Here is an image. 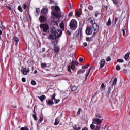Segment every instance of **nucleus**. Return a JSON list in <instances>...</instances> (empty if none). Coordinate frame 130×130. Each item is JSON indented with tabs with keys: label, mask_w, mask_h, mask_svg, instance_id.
<instances>
[{
	"label": "nucleus",
	"mask_w": 130,
	"mask_h": 130,
	"mask_svg": "<svg viewBox=\"0 0 130 130\" xmlns=\"http://www.w3.org/2000/svg\"><path fill=\"white\" fill-rule=\"evenodd\" d=\"M51 9L52 11H56L51 13V15H52V16H54V17H59V18L61 17V12H60V8L59 7L57 6H52Z\"/></svg>",
	"instance_id": "obj_1"
},
{
	"label": "nucleus",
	"mask_w": 130,
	"mask_h": 130,
	"mask_svg": "<svg viewBox=\"0 0 130 130\" xmlns=\"http://www.w3.org/2000/svg\"><path fill=\"white\" fill-rule=\"evenodd\" d=\"M92 120H93L92 123L94 124H97L95 130L100 129V127L101 126V123H102V121H103V118H102V119L93 118Z\"/></svg>",
	"instance_id": "obj_2"
},
{
	"label": "nucleus",
	"mask_w": 130,
	"mask_h": 130,
	"mask_svg": "<svg viewBox=\"0 0 130 130\" xmlns=\"http://www.w3.org/2000/svg\"><path fill=\"white\" fill-rule=\"evenodd\" d=\"M50 34H52V35H54L55 37L58 38L61 36V34H62V31L59 29L55 30V28H52V31Z\"/></svg>",
	"instance_id": "obj_3"
},
{
	"label": "nucleus",
	"mask_w": 130,
	"mask_h": 130,
	"mask_svg": "<svg viewBox=\"0 0 130 130\" xmlns=\"http://www.w3.org/2000/svg\"><path fill=\"white\" fill-rule=\"evenodd\" d=\"M48 39L49 40H51V42L53 45L55 46L58 43V41L56 39V38L54 36V35L52 34H49L48 36Z\"/></svg>",
	"instance_id": "obj_4"
},
{
	"label": "nucleus",
	"mask_w": 130,
	"mask_h": 130,
	"mask_svg": "<svg viewBox=\"0 0 130 130\" xmlns=\"http://www.w3.org/2000/svg\"><path fill=\"white\" fill-rule=\"evenodd\" d=\"M69 26L71 30H76L77 29V27H78V23L76 20L72 19L70 22Z\"/></svg>",
	"instance_id": "obj_5"
},
{
	"label": "nucleus",
	"mask_w": 130,
	"mask_h": 130,
	"mask_svg": "<svg viewBox=\"0 0 130 130\" xmlns=\"http://www.w3.org/2000/svg\"><path fill=\"white\" fill-rule=\"evenodd\" d=\"M40 27L44 33H46L49 31V26L46 23L40 24Z\"/></svg>",
	"instance_id": "obj_6"
},
{
	"label": "nucleus",
	"mask_w": 130,
	"mask_h": 130,
	"mask_svg": "<svg viewBox=\"0 0 130 130\" xmlns=\"http://www.w3.org/2000/svg\"><path fill=\"white\" fill-rule=\"evenodd\" d=\"M85 33L87 34V35H91V34L93 33V28L91 27V26L87 27Z\"/></svg>",
	"instance_id": "obj_7"
},
{
	"label": "nucleus",
	"mask_w": 130,
	"mask_h": 130,
	"mask_svg": "<svg viewBox=\"0 0 130 130\" xmlns=\"http://www.w3.org/2000/svg\"><path fill=\"white\" fill-rule=\"evenodd\" d=\"M13 44H15L16 46H18V43H19V38L16 36H14L12 39Z\"/></svg>",
	"instance_id": "obj_8"
},
{
	"label": "nucleus",
	"mask_w": 130,
	"mask_h": 130,
	"mask_svg": "<svg viewBox=\"0 0 130 130\" xmlns=\"http://www.w3.org/2000/svg\"><path fill=\"white\" fill-rule=\"evenodd\" d=\"M105 60H104V59H102L100 60V69H102V68H103V67H104V66H105Z\"/></svg>",
	"instance_id": "obj_9"
},
{
	"label": "nucleus",
	"mask_w": 130,
	"mask_h": 130,
	"mask_svg": "<svg viewBox=\"0 0 130 130\" xmlns=\"http://www.w3.org/2000/svg\"><path fill=\"white\" fill-rule=\"evenodd\" d=\"M39 21L41 23H44L46 21V17H44L43 15H41L39 18Z\"/></svg>",
	"instance_id": "obj_10"
},
{
	"label": "nucleus",
	"mask_w": 130,
	"mask_h": 130,
	"mask_svg": "<svg viewBox=\"0 0 130 130\" xmlns=\"http://www.w3.org/2000/svg\"><path fill=\"white\" fill-rule=\"evenodd\" d=\"M59 46H58V45H55V46H54V51L55 53H58V52H59Z\"/></svg>",
	"instance_id": "obj_11"
},
{
	"label": "nucleus",
	"mask_w": 130,
	"mask_h": 130,
	"mask_svg": "<svg viewBox=\"0 0 130 130\" xmlns=\"http://www.w3.org/2000/svg\"><path fill=\"white\" fill-rule=\"evenodd\" d=\"M92 27L93 28L94 31H97V30L99 29V26L98 25V24L94 23L93 25H92Z\"/></svg>",
	"instance_id": "obj_12"
},
{
	"label": "nucleus",
	"mask_w": 130,
	"mask_h": 130,
	"mask_svg": "<svg viewBox=\"0 0 130 130\" xmlns=\"http://www.w3.org/2000/svg\"><path fill=\"white\" fill-rule=\"evenodd\" d=\"M41 13L43 14V15H46L47 13H48V9L47 8H43L41 10Z\"/></svg>",
	"instance_id": "obj_13"
},
{
	"label": "nucleus",
	"mask_w": 130,
	"mask_h": 130,
	"mask_svg": "<svg viewBox=\"0 0 130 130\" xmlns=\"http://www.w3.org/2000/svg\"><path fill=\"white\" fill-rule=\"evenodd\" d=\"M38 98L40 99L41 102H43V101H44V99H45L46 97L45 96V95H42L41 96H38Z\"/></svg>",
	"instance_id": "obj_14"
},
{
	"label": "nucleus",
	"mask_w": 130,
	"mask_h": 130,
	"mask_svg": "<svg viewBox=\"0 0 130 130\" xmlns=\"http://www.w3.org/2000/svg\"><path fill=\"white\" fill-rule=\"evenodd\" d=\"M21 72L23 74V75H27V68H23L21 70Z\"/></svg>",
	"instance_id": "obj_15"
},
{
	"label": "nucleus",
	"mask_w": 130,
	"mask_h": 130,
	"mask_svg": "<svg viewBox=\"0 0 130 130\" xmlns=\"http://www.w3.org/2000/svg\"><path fill=\"white\" fill-rule=\"evenodd\" d=\"M82 14V12L80 10H77L76 12H75V16L76 17H80V16H81Z\"/></svg>",
	"instance_id": "obj_16"
},
{
	"label": "nucleus",
	"mask_w": 130,
	"mask_h": 130,
	"mask_svg": "<svg viewBox=\"0 0 130 130\" xmlns=\"http://www.w3.org/2000/svg\"><path fill=\"white\" fill-rule=\"evenodd\" d=\"M93 68L92 67H90L88 73H87L85 75V80H87V78H88V76H89V74H90V72H91V70Z\"/></svg>",
	"instance_id": "obj_17"
},
{
	"label": "nucleus",
	"mask_w": 130,
	"mask_h": 130,
	"mask_svg": "<svg viewBox=\"0 0 130 130\" xmlns=\"http://www.w3.org/2000/svg\"><path fill=\"white\" fill-rule=\"evenodd\" d=\"M41 67L42 69H46V68H47V65L46 64V63H42L41 64Z\"/></svg>",
	"instance_id": "obj_18"
},
{
	"label": "nucleus",
	"mask_w": 130,
	"mask_h": 130,
	"mask_svg": "<svg viewBox=\"0 0 130 130\" xmlns=\"http://www.w3.org/2000/svg\"><path fill=\"white\" fill-rule=\"evenodd\" d=\"M105 90V85L104 84V83H102L100 87V90L104 91Z\"/></svg>",
	"instance_id": "obj_19"
},
{
	"label": "nucleus",
	"mask_w": 130,
	"mask_h": 130,
	"mask_svg": "<svg viewBox=\"0 0 130 130\" xmlns=\"http://www.w3.org/2000/svg\"><path fill=\"white\" fill-rule=\"evenodd\" d=\"M47 103L48 104V105H53V104H54V102H53L51 100L48 101Z\"/></svg>",
	"instance_id": "obj_20"
},
{
	"label": "nucleus",
	"mask_w": 130,
	"mask_h": 130,
	"mask_svg": "<svg viewBox=\"0 0 130 130\" xmlns=\"http://www.w3.org/2000/svg\"><path fill=\"white\" fill-rule=\"evenodd\" d=\"M59 123V119L56 118L54 123V125H57Z\"/></svg>",
	"instance_id": "obj_21"
},
{
	"label": "nucleus",
	"mask_w": 130,
	"mask_h": 130,
	"mask_svg": "<svg viewBox=\"0 0 130 130\" xmlns=\"http://www.w3.org/2000/svg\"><path fill=\"white\" fill-rule=\"evenodd\" d=\"M111 19H110V17H109L108 22L106 23L107 26H111Z\"/></svg>",
	"instance_id": "obj_22"
},
{
	"label": "nucleus",
	"mask_w": 130,
	"mask_h": 130,
	"mask_svg": "<svg viewBox=\"0 0 130 130\" xmlns=\"http://www.w3.org/2000/svg\"><path fill=\"white\" fill-rule=\"evenodd\" d=\"M83 73H85V70L84 69L79 70L77 72V75H80V74H83Z\"/></svg>",
	"instance_id": "obj_23"
},
{
	"label": "nucleus",
	"mask_w": 130,
	"mask_h": 130,
	"mask_svg": "<svg viewBox=\"0 0 130 130\" xmlns=\"http://www.w3.org/2000/svg\"><path fill=\"white\" fill-rule=\"evenodd\" d=\"M117 82V78H115L114 79V81L113 82V83H112V87H113V86H115V85H116Z\"/></svg>",
	"instance_id": "obj_24"
},
{
	"label": "nucleus",
	"mask_w": 130,
	"mask_h": 130,
	"mask_svg": "<svg viewBox=\"0 0 130 130\" xmlns=\"http://www.w3.org/2000/svg\"><path fill=\"white\" fill-rule=\"evenodd\" d=\"M111 93V87H109L107 92V95H108V97H109V94Z\"/></svg>",
	"instance_id": "obj_25"
},
{
	"label": "nucleus",
	"mask_w": 130,
	"mask_h": 130,
	"mask_svg": "<svg viewBox=\"0 0 130 130\" xmlns=\"http://www.w3.org/2000/svg\"><path fill=\"white\" fill-rule=\"evenodd\" d=\"M59 26L62 30H63V29H64V24L63 23V22H61Z\"/></svg>",
	"instance_id": "obj_26"
},
{
	"label": "nucleus",
	"mask_w": 130,
	"mask_h": 130,
	"mask_svg": "<svg viewBox=\"0 0 130 130\" xmlns=\"http://www.w3.org/2000/svg\"><path fill=\"white\" fill-rule=\"evenodd\" d=\"M129 53H127L126 54V55H125L124 58L126 60H127V59H128V57H129Z\"/></svg>",
	"instance_id": "obj_27"
},
{
	"label": "nucleus",
	"mask_w": 130,
	"mask_h": 130,
	"mask_svg": "<svg viewBox=\"0 0 130 130\" xmlns=\"http://www.w3.org/2000/svg\"><path fill=\"white\" fill-rule=\"evenodd\" d=\"M95 117H96V118H99V119H100V118H102V116L101 115V114H96L95 115Z\"/></svg>",
	"instance_id": "obj_28"
},
{
	"label": "nucleus",
	"mask_w": 130,
	"mask_h": 130,
	"mask_svg": "<svg viewBox=\"0 0 130 130\" xmlns=\"http://www.w3.org/2000/svg\"><path fill=\"white\" fill-rule=\"evenodd\" d=\"M77 88L76 87V86H73L71 89V90L72 92H75L77 90Z\"/></svg>",
	"instance_id": "obj_29"
},
{
	"label": "nucleus",
	"mask_w": 130,
	"mask_h": 130,
	"mask_svg": "<svg viewBox=\"0 0 130 130\" xmlns=\"http://www.w3.org/2000/svg\"><path fill=\"white\" fill-rule=\"evenodd\" d=\"M71 64H75V66H78L79 63L77 61H72L71 62Z\"/></svg>",
	"instance_id": "obj_30"
},
{
	"label": "nucleus",
	"mask_w": 130,
	"mask_h": 130,
	"mask_svg": "<svg viewBox=\"0 0 130 130\" xmlns=\"http://www.w3.org/2000/svg\"><path fill=\"white\" fill-rule=\"evenodd\" d=\"M95 127H96V126L94 125V123H92V124L90 125V128H91V129L94 130L95 129Z\"/></svg>",
	"instance_id": "obj_31"
},
{
	"label": "nucleus",
	"mask_w": 130,
	"mask_h": 130,
	"mask_svg": "<svg viewBox=\"0 0 130 130\" xmlns=\"http://www.w3.org/2000/svg\"><path fill=\"white\" fill-rule=\"evenodd\" d=\"M86 41H88V42H90V41H93V38H86Z\"/></svg>",
	"instance_id": "obj_32"
},
{
	"label": "nucleus",
	"mask_w": 130,
	"mask_h": 130,
	"mask_svg": "<svg viewBox=\"0 0 130 130\" xmlns=\"http://www.w3.org/2000/svg\"><path fill=\"white\" fill-rule=\"evenodd\" d=\"M122 32H123V36H124V37H126V32H125V29H123Z\"/></svg>",
	"instance_id": "obj_33"
},
{
	"label": "nucleus",
	"mask_w": 130,
	"mask_h": 130,
	"mask_svg": "<svg viewBox=\"0 0 130 130\" xmlns=\"http://www.w3.org/2000/svg\"><path fill=\"white\" fill-rule=\"evenodd\" d=\"M0 28H1L2 29V28H3V29H6V27L4 26V23H3V22H1L0 24Z\"/></svg>",
	"instance_id": "obj_34"
},
{
	"label": "nucleus",
	"mask_w": 130,
	"mask_h": 130,
	"mask_svg": "<svg viewBox=\"0 0 130 130\" xmlns=\"http://www.w3.org/2000/svg\"><path fill=\"white\" fill-rule=\"evenodd\" d=\"M18 10H19L20 12H21V13L23 12V9H22V6H21V5L18 6Z\"/></svg>",
	"instance_id": "obj_35"
},
{
	"label": "nucleus",
	"mask_w": 130,
	"mask_h": 130,
	"mask_svg": "<svg viewBox=\"0 0 130 130\" xmlns=\"http://www.w3.org/2000/svg\"><path fill=\"white\" fill-rule=\"evenodd\" d=\"M36 113H35V114H33V115H32V116H33V118H34V120H37V116H36Z\"/></svg>",
	"instance_id": "obj_36"
},
{
	"label": "nucleus",
	"mask_w": 130,
	"mask_h": 130,
	"mask_svg": "<svg viewBox=\"0 0 130 130\" xmlns=\"http://www.w3.org/2000/svg\"><path fill=\"white\" fill-rule=\"evenodd\" d=\"M74 129H75V130H80L81 129V127H77V125H75L73 127Z\"/></svg>",
	"instance_id": "obj_37"
},
{
	"label": "nucleus",
	"mask_w": 130,
	"mask_h": 130,
	"mask_svg": "<svg viewBox=\"0 0 130 130\" xmlns=\"http://www.w3.org/2000/svg\"><path fill=\"white\" fill-rule=\"evenodd\" d=\"M20 130H29V128H28V127L25 126L21 127Z\"/></svg>",
	"instance_id": "obj_38"
},
{
	"label": "nucleus",
	"mask_w": 130,
	"mask_h": 130,
	"mask_svg": "<svg viewBox=\"0 0 130 130\" xmlns=\"http://www.w3.org/2000/svg\"><path fill=\"white\" fill-rule=\"evenodd\" d=\"M88 21H90V22L91 23V24H92V25H94V23L95 22H94V21H93L92 19L89 18V19H88Z\"/></svg>",
	"instance_id": "obj_39"
},
{
	"label": "nucleus",
	"mask_w": 130,
	"mask_h": 130,
	"mask_svg": "<svg viewBox=\"0 0 130 130\" xmlns=\"http://www.w3.org/2000/svg\"><path fill=\"white\" fill-rule=\"evenodd\" d=\"M89 67H90V64H88V65L82 66V69H88V68H89Z\"/></svg>",
	"instance_id": "obj_40"
},
{
	"label": "nucleus",
	"mask_w": 130,
	"mask_h": 130,
	"mask_svg": "<svg viewBox=\"0 0 130 130\" xmlns=\"http://www.w3.org/2000/svg\"><path fill=\"white\" fill-rule=\"evenodd\" d=\"M116 70H117V71H120V66L117 65L116 67Z\"/></svg>",
	"instance_id": "obj_41"
},
{
	"label": "nucleus",
	"mask_w": 130,
	"mask_h": 130,
	"mask_svg": "<svg viewBox=\"0 0 130 130\" xmlns=\"http://www.w3.org/2000/svg\"><path fill=\"white\" fill-rule=\"evenodd\" d=\"M31 84L33 86H35V85H36V82L34 80H32L31 82Z\"/></svg>",
	"instance_id": "obj_42"
},
{
	"label": "nucleus",
	"mask_w": 130,
	"mask_h": 130,
	"mask_svg": "<svg viewBox=\"0 0 130 130\" xmlns=\"http://www.w3.org/2000/svg\"><path fill=\"white\" fill-rule=\"evenodd\" d=\"M117 61V62H123L124 60L123 59H118Z\"/></svg>",
	"instance_id": "obj_43"
},
{
	"label": "nucleus",
	"mask_w": 130,
	"mask_h": 130,
	"mask_svg": "<svg viewBox=\"0 0 130 130\" xmlns=\"http://www.w3.org/2000/svg\"><path fill=\"white\" fill-rule=\"evenodd\" d=\"M55 99V93H54L52 95L51 100H54Z\"/></svg>",
	"instance_id": "obj_44"
},
{
	"label": "nucleus",
	"mask_w": 130,
	"mask_h": 130,
	"mask_svg": "<svg viewBox=\"0 0 130 130\" xmlns=\"http://www.w3.org/2000/svg\"><path fill=\"white\" fill-rule=\"evenodd\" d=\"M112 1L114 5H117L118 4V1H117V0H112Z\"/></svg>",
	"instance_id": "obj_45"
},
{
	"label": "nucleus",
	"mask_w": 130,
	"mask_h": 130,
	"mask_svg": "<svg viewBox=\"0 0 130 130\" xmlns=\"http://www.w3.org/2000/svg\"><path fill=\"white\" fill-rule=\"evenodd\" d=\"M88 9L90 10V11H93V8L91 5H90L88 7Z\"/></svg>",
	"instance_id": "obj_46"
},
{
	"label": "nucleus",
	"mask_w": 130,
	"mask_h": 130,
	"mask_svg": "<svg viewBox=\"0 0 130 130\" xmlns=\"http://www.w3.org/2000/svg\"><path fill=\"white\" fill-rule=\"evenodd\" d=\"M23 9H24V10L27 9V4L26 3L23 4Z\"/></svg>",
	"instance_id": "obj_47"
},
{
	"label": "nucleus",
	"mask_w": 130,
	"mask_h": 130,
	"mask_svg": "<svg viewBox=\"0 0 130 130\" xmlns=\"http://www.w3.org/2000/svg\"><path fill=\"white\" fill-rule=\"evenodd\" d=\"M71 68L72 70H75V65H74L73 64H71Z\"/></svg>",
	"instance_id": "obj_48"
},
{
	"label": "nucleus",
	"mask_w": 130,
	"mask_h": 130,
	"mask_svg": "<svg viewBox=\"0 0 130 130\" xmlns=\"http://www.w3.org/2000/svg\"><path fill=\"white\" fill-rule=\"evenodd\" d=\"M110 60H111V58H110V57H108L106 58V61H110Z\"/></svg>",
	"instance_id": "obj_49"
},
{
	"label": "nucleus",
	"mask_w": 130,
	"mask_h": 130,
	"mask_svg": "<svg viewBox=\"0 0 130 130\" xmlns=\"http://www.w3.org/2000/svg\"><path fill=\"white\" fill-rule=\"evenodd\" d=\"M79 61L80 62H83V61H84V59H83V58H80L79 60Z\"/></svg>",
	"instance_id": "obj_50"
},
{
	"label": "nucleus",
	"mask_w": 130,
	"mask_h": 130,
	"mask_svg": "<svg viewBox=\"0 0 130 130\" xmlns=\"http://www.w3.org/2000/svg\"><path fill=\"white\" fill-rule=\"evenodd\" d=\"M54 101H55V103L56 104H57V103H58V102H59V101H60V100H56V99H55V100H54Z\"/></svg>",
	"instance_id": "obj_51"
},
{
	"label": "nucleus",
	"mask_w": 130,
	"mask_h": 130,
	"mask_svg": "<svg viewBox=\"0 0 130 130\" xmlns=\"http://www.w3.org/2000/svg\"><path fill=\"white\" fill-rule=\"evenodd\" d=\"M81 110H82L81 108H79L78 111L77 112V114H80L81 113Z\"/></svg>",
	"instance_id": "obj_52"
},
{
	"label": "nucleus",
	"mask_w": 130,
	"mask_h": 130,
	"mask_svg": "<svg viewBox=\"0 0 130 130\" xmlns=\"http://www.w3.org/2000/svg\"><path fill=\"white\" fill-rule=\"evenodd\" d=\"M36 12V13H37V14H39V13H40V11L39 10V8H37Z\"/></svg>",
	"instance_id": "obj_53"
},
{
	"label": "nucleus",
	"mask_w": 130,
	"mask_h": 130,
	"mask_svg": "<svg viewBox=\"0 0 130 130\" xmlns=\"http://www.w3.org/2000/svg\"><path fill=\"white\" fill-rule=\"evenodd\" d=\"M43 120V118L40 117L39 119V122H40V123L42 122Z\"/></svg>",
	"instance_id": "obj_54"
},
{
	"label": "nucleus",
	"mask_w": 130,
	"mask_h": 130,
	"mask_svg": "<svg viewBox=\"0 0 130 130\" xmlns=\"http://www.w3.org/2000/svg\"><path fill=\"white\" fill-rule=\"evenodd\" d=\"M22 81L23 82V83H25V82H26V79L25 78H22Z\"/></svg>",
	"instance_id": "obj_55"
},
{
	"label": "nucleus",
	"mask_w": 130,
	"mask_h": 130,
	"mask_svg": "<svg viewBox=\"0 0 130 130\" xmlns=\"http://www.w3.org/2000/svg\"><path fill=\"white\" fill-rule=\"evenodd\" d=\"M83 45H84V46H85L86 47L88 46V43H87L86 42H85V43H84Z\"/></svg>",
	"instance_id": "obj_56"
},
{
	"label": "nucleus",
	"mask_w": 130,
	"mask_h": 130,
	"mask_svg": "<svg viewBox=\"0 0 130 130\" xmlns=\"http://www.w3.org/2000/svg\"><path fill=\"white\" fill-rule=\"evenodd\" d=\"M69 16L72 17V16H73V12H70L69 14Z\"/></svg>",
	"instance_id": "obj_57"
},
{
	"label": "nucleus",
	"mask_w": 130,
	"mask_h": 130,
	"mask_svg": "<svg viewBox=\"0 0 130 130\" xmlns=\"http://www.w3.org/2000/svg\"><path fill=\"white\" fill-rule=\"evenodd\" d=\"M98 15H99V12H96L94 16L95 17H98Z\"/></svg>",
	"instance_id": "obj_58"
},
{
	"label": "nucleus",
	"mask_w": 130,
	"mask_h": 130,
	"mask_svg": "<svg viewBox=\"0 0 130 130\" xmlns=\"http://www.w3.org/2000/svg\"><path fill=\"white\" fill-rule=\"evenodd\" d=\"M117 20H118V18L117 17L115 18V24H116V22H117Z\"/></svg>",
	"instance_id": "obj_59"
},
{
	"label": "nucleus",
	"mask_w": 130,
	"mask_h": 130,
	"mask_svg": "<svg viewBox=\"0 0 130 130\" xmlns=\"http://www.w3.org/2000/svg\"><path fill=\"white\" fill-rule=\"evenodd\" d=\"M67 34L70 36L72 35V33L70 31H67Z\"/></svg>",
	"instance_id": "obj_60"
},
{
	"label": "nucleus",
	"mask_w": 130,
	"mask_h": 130,
	"mask_svg": "<svg viewBox=\"0 0 130 130\" xmlns=\"http://www.w3.org/2000/svg\"><path fill=\"white\" fill-rule=\"evenodd\" d=\"M96 35H97V32H94L93 34V37H95V36H96Z\"/></svg>",
	"instance_id": "obj_61"
},
{
	"label": "nucleus",
	"mask_w": 130,
	"mask_h": 130,
	"mask_svg": "<svg viewBox=\"0 0 130 130\" xmlns=\"http://www.w3.org/2000/svg\"><path fill=\"white\" fill-rule=\"evenodd\" d=\"M68 72H71V67H68Z\"/></svg>",
	"instance_id": "obj_62"
},
{
	"label": "nucleus",
	"mask_w": 130,
	"mask_h": 130,
	"mask_svg": "<svg viewBox=\"0 0 130 130\" xmlns=\"http://www.w3.org/2000/svg\"><path fill=\"white\" fill-rule=\"evenodd\" d=\"M12 107L13 108H17V106H12Z\"/></svg>",
	"instance_id": "obj_63"
},
{
	"label": "nucleus",
	"mask_w": 130,
	"mask_h": 130,
	"mask_svg": "<svg viewBox=\"0 0 130 130\" xmlns=\"http://www.w3.org/2000/svg\"><path fill=\"white\" fill-rule=\"evenodd\" d=\"M82 130H88V128H84V129H82Z\"/></svg>",
	"instance_id": "obj_64"
}]
</instances>
